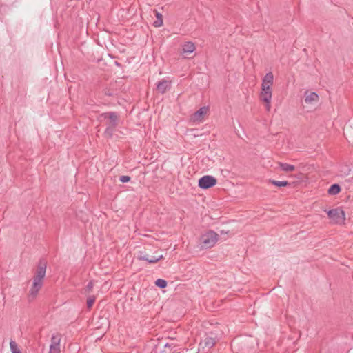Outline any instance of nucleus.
Segmentation results:
<instances>
[{
    "mask_svg": "<svg viewBox=\"0 0 353 353\" xmlns=\"http://www.w3.org/2000/svg\"><path fill=\"white\" fill-rule=\"evenodd\" d=\"M46 262L44 260H40L38 263L37 270L33 278V282L32 287L30 290L28 294L29 301L34 300L39 291L41 290L43 285V279L46 275Z\"/></svg>",
    "mask_w": 353,
    "mask_h": 353,
    "instance_id": "obj_1",
    "label": "nucleus"
},
{
    "mask_svg": "<svg viewBox=\"0 0 353 353\" xmlns=\"http://www.w3.org/2000/svg\"><path fill=\"white\" fill-rule=\"evenodd\" d=\"M103 119H109L110 123L104 131V134L106 137L111 138L113 135L114 130L119 123V115L116 112H103L99 114L98 120L101 121Z\"/></svg>",
    "mask_w": 353,
    "mask_h": 353,
    "instance_id": "obj_2",
    "label": "nucleus"
},
{
    "mask_svg": "<svg viewBox=\"0 0 353 353\" xmlns=\"http://www.w3.org/2000/svg\"><path fill=\"white\" fill-rule=\"evenodd\" d=\"M219 341L217 333L214 331H210L205 334L203 339L199 344V351L204 353H208L210 350Z\"/></svg>",
    "mask_w": 353,
    "mask_h": 353,
    "instance_id": "obj_3",
    "label": "nucleus"
},
{
    "mask_svg": "<svg viewBox=\"0 0 353 353\" xmlns=\"http://www.w3.org/2000/svg\"><path fill=\"white\" fill-rule=\"evenodd\" d=\"M218 238L219 235L212 230L203 234L200 239L202 248L208 249L213 247L216 243Z\"/></svg>",
    "mask_w": 353,
    "mask_h": 353,
    "instance_id": "obj_4",
    "label": "nucleus"
},
{
    "mask_svg": "<svg viewBox=\"0 0 353 353\" xmlns=\"http://www.w3.org/2000/svg\"><path fill=\"white\" fill-rule=\"evenodd\" d=\"M327 216L332 222L336 224H343L345 219L344 211L339 208L328 210Z\"/></svg>",
    "mask_w": 353,
    "mask_h": 353,
    "instance_id": "obj_5",
    "label": "nucleus"
},
{
    "mask_svg": "<svg viewBox=\"0 0 353 353\" xmlns=\"http://www.w3.org/2000/svg\"><path fill=\"white\" fill-rule=\"evenodd\" d=\"M217 183L215 177L210 175H205L201 177L198 182V185L203 190H207L214 187Z\"/></svg>",
    "mask_w": 353,
    "mask_h": 353,
    "instance_id": "obj_6",
    "label": "nucleus"
},
{
    "mask_svg": "<svg viewBox=\"0 0 353 353\" xmlns=\"http://www.w3.org/2000/svg\"><path fill=\"white\" fill-rule=\"evenodd\" d=\"M60 342L61 334L59 333L52 334L49 353H61Z\"/></svg>",
    "mask_w": 353,
    "mask_h": 353,
    "instance_id": "obj_7",
    "label": "nucleus"
},
{
    "mask_svg": "<svg viewBox=\"0 0 353 353\" xmlns=\"http://www.w3.org/2000/svg\"><path fill=\"white\" fill-rule=\"evenodd\" d=\"M163 259V255L159 256H150L148 254H145L143 252H140L138 256V259L140 261H145L149 263H155Z\"/></svg>",
    "mask_w": 353,
    "mask_h": 353,
    "instance_id": "obj_8",
    "label": "nucleus"
},
{
    "mask_svg": "<svg viewBox=\"0 0 353 353\" xmlns=\"http://www.w3.org/2000/svg\"><path fill=\"white\" fill-rule=\"evenodd\" d=\"M171 88V81L163 79L157 83V90L161 94L165 93Z\"/></svg>",
    "mask_w": 353,
    "mask_h": 353,
    "instance_id": "obj_9",
    "label": "nucleus"
},
{
    "mask_svg": "<svg viewBox=\"0 0 353 353\" xmlns=\"http://www.w3.org/2000/svg\"><path fill=\"white\" fill-rule=\"evenodd\" d=\"M269 98H272V89L271 87L261 86V91L260 93V99L262 101H268Z\"/></svg>",
    "mask_w": 353,
    "mask_h": 353,
    "instance_id": "obj_10",
    "label": "nucleus"
},
{
    "mask_svg": "<svg viewBox=\"0 0 353 353\" xmlns=\"http://www.w3.org/2000/svg\"><path fill=\"white\" fill-rule=\"evenodd\" d=\"M274 75L272 72L267 73L263 78L261 86L272 87L273 85Z\"/></svg>",
    "mask_w": 353,
    "mask_h": 353,
    "instance_id": "obj_11",
    "label": "nucleus"
},
{
    "mask_svg": "<svg viewBox=\"0 0 353 353\" xmlns=\"http://www.w3.org/2000/svg\"><path fill=\"white\" fill-rule=\"evenodd\" d=\"M319 100V95L314 92H312L308 93V92H305V101L307 103H311L314 101H317Z\"/></svg>",
    "mask_w": 353,
    "mask_h": 353,
    "instance_id": "obj_12",
    "label": "nucleus"
},
{
    "mask_svg": "<svg viewBox=\"0 0 353 353\" xmlns=\"http://www.w3.org/2000/svg\"><path fill=\"white\" fill-rule=\"evenodd\" d=\"M182 50L183 53H192L195 50L194 43L191 41L185 42L182 46Z\"/></svg>",
    "mask_w": 353,
    "mask_h": 353,
    "instance_id": "obj_13",
    "label": "nucleus"
},
{
    "mask_svg": "<svg viewBox=\"0 0 353 353\" xmlns=\"http://www.w3.org/2000/svg\"><path fill=\"white\" fill-rule=\"evenodd\" d=\"M341 190L339 184L334 183L329 188L327 192L330 195H336L340 192Z\"/></svg>",
    "mask_w": 353,
    "mask_h": 353,
    "instance_id": "obj_14",
    "label": "nucleus"
},
{
    "mask_svg": "<svg viewBox=\"0 0 353 353\" xmlns=\"http://www.w3.org/2000/svg\"><path fill=\"white\" fill-rule=\"evenodd\" d=\"M268 182L279 188L285 187L290 185V183L287 181H276L274 179H269Z\"/></svg>",
    "mask_w": 353,
    "mask_h": 353,
    "instance_id": "obj_15",
    "label": "nucleus"
},
{
    "mask_svg": "<svg viewBox=\"0 0 353 353\" xmlns=\"http://www.w3.org/2000/svg\"><path fill=\"white\" fill-rule=\"evenodd\" d=\"M279 168L284 172H292L295 170V167L293 165H290L286 163H279Z\"/></svg>",
    "mask_w": 353,
    "mask_h": 353,
    "instance_id": "obj_16",
    "label": "nucleus"
},
{
    "mask_svg": "<svg viewBox=\"0 0 353 353\" xmlns=\"http://www.w3.org/2000/svg\"><path fill=\"white\" fill-rule=\"evenodd\" d=\"M157 20L154 22L153 25L154 27H160L163 25V17L161 13L157 12L156 10H154Z\"/></svg>",
    "mask_w": 353,
    "mask_h": 353,
    "instance_id": "obj_17",
    "label": "nucleus"
},
{
    "mask_svg": "<svg viewBox=\"0 0 353 353\" xmlns=\"http://www.w3.org/2000/svg\"><path fill=\"white\" fill-rule=\"evenodd\" d=\"M208 111V107H202L194 113L195 119H199L203 116L206 114Z\"/></svg>",
    "mask_w": 353,
    "mask_h": 353,
    "instance_id": "obj_18",
    "label": "nucleus"
},
{
    "mask_svg": "<svg viewBox=\"0 0 353 353\" xmlns=\"http://www.w3.org/2000/svg\"><path fill=\"white\" fill-rule=\"evenodd\" d=\"M103 94L108 97H115L117 95L116 90L111 89L110 88H105L103 89Z\"/></svg>",
    "mask_w": 353,
    "mask_h": 353,
    "instance_id": "obj_19",
    "label": "nucleus"
},
{
    "mask_svg": "<svg viewBox=\"0 0 353 353\" xmlns=\"http://www.w3.org/2000/svg\"><path fill=\"white\" fill-rule=\"evenodd\" d=\"M155 285L159 287V288H165L167 285H168V282L164 280V279H158L156 280L155 281Z\"/></svg>",
    "mask_w": 353,
    "mask_h": 353,
    "instance_id": "obj_20",
    "label": "nucleus"
},
{
    "mask_svg": "<svg viewBox=\"0 0 353 353\" xmlns=\"http://www.w3.org/2000/svg\"><path fill=\"white\" fill-rule=\"evenodd\" d=\"M10 347L12 353H15L20 351V350L18 348L17 344L14 341H11L10 342Z\"/></svg>",
    "mask_w": 353,
    "mask_h": 353,
    "instance_id": "obj_21",
    "label": "nucleus"
},
{
    "mask_svg": "<svg viewBox=\"0 0 353 353\" xmlns=\"http://www.w3.org/2000/svg\"><path fill=\"white\" fill-rule=\"evenodd\" d=\"M95 301V297L94 296H90L87 299V306L88 308H90L92 307Z\"/></svg>",
    "mask_w": 353,
    "mask_h": 353,
    "instance_id": "obj_22",
    "label": "nucleus"
},
{
    "mask_svg": "<svg viewBox=\"0 0 353 353\" xmlns=\"http://www.w3.org/2000/svg\"><path fill=\"white\" fill-rule=\"evenodd\" d=\"M93 287H94V281H90L88 282V285H86L85 292H88V293L90 292L92 290Z\"/></svg>",
    "mask_w": 353,
    "mask_h": 353,
    "instance_id": "obj_23",
    "label": "nucleus"
},
{
    "mask_svg": "<svg viewBox=\"0 0 353 353\" xmlns=\"http://www.w3.org/2000/svg\"><path fill=\"white\" fill-rule=\"evenodd\" d=\"M130 177L127 175L121 176L119 178V181L122 183H127V182L130 181Z\"/></svg>",
    "mask_w": 353,
    "mask_h": 353,
    "instance_id": "obj_24",
    "label": "nucleus"
},
{
    "mask_svg": "<svg viewBox=\"0 0 353 353\" xmlns=\"http://www.w3.org/2000/svg\"><path fill=\"white\" fill-rule=\"evenodd\" d=\"M271 99L272 98H269V100L268 101H263L265 103V110L267 111H270L271 108Z\"/></svg>",
    "mask_w": 353,
    "mask_h": 353,
    "instance_id": "obj_25",
    "label": "nucleus"
},
{
    "mask_svg": "<svg viewBox=\"0 0 353 353\" xmlns=\"http://www.w3.org/2000/svg\"><path fill=\"white\" fill-rule=\"evenodd\" d=\"M234 343H235V341H234V340L232 341V343H231V347H232V348H233V346H234Z\"/></svg>",
    "mask_w": 353,
    "mask_h": 353,
    "instance_id": "obj_26",
    "label": "nucleus"
},
{
    "mask_svg": "<svg viewBox=\"0 0 353 353\" xmlns=\"http://www.w3.org/2000/svg\"><path fill=\"white\" fill-rule=\"evenodd\" d=\"M165 347H170V345H168V343H166V344L165 345Z\"/></svg>",
    "mask_w": 353,
    "mask_h": 353,
    "instance_id": "obj_27",
    "label": "nucleus"
}]
</instances>
